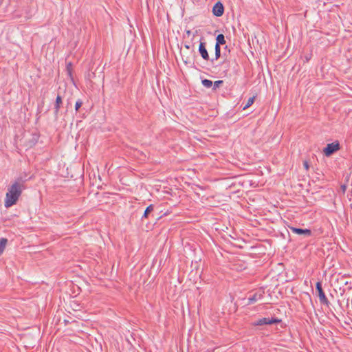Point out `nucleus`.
Returning a JSON list of instances; mask_svg holds the SVG:
<instances>
[{"mask_svg":"<svg viewBox=\"0 0 352 352\" xmlns=\"http://www.w3.org/2000/svg\"><path fill=\"white\" fill-rule=\"evenodd\" d=\"M25 182V179L19 177L8 187L4 201L6 208H8L16 204L23 190L26 188Z\"/></svg>","mask_w":352,"mask_h":352,"instance_id":"obj_1","label":"nucleus"},{"mask_svg":"<svg viewBox=\"0 0 352 352\" xmlns=\"http://www.w3.org/2000/svg\"><path fill=\"white\" fill-rule=\"evenodd\" d=\"M340 146L338 141L328 144L327 146L323 149V153L327 157H329L334 153L340 150Z\"/></svg>","mask_w":352,"mask_h":352,"instance_id":"obj_2","label":"nucleus"},{"mask_svg":"<svg viewBox=\"0 0 352 352\" xmlns=\"http://www.w3.org/2000/svg\"><path fill=\"white\" fill-rule=\"evenodd\" d=\"M316 289L318 292V296L321 304L329 306V301L325 296V294L322 287L321 282H317L316 285Z\"/></svg>","mask_w":352,"mask_h":352,"instance_id":"obj_3","label":"nucleus"},{"mask_svg":"<svg viewBox=\"0 0 352 352\" xmlns=\"http://www.w3.org/2000/svg\"><path fill=\"white\" fill-rule=\"evenodd\" d=\"M280 322V320L277 318H262L255 321L254 325L261 326L264 324H272L279 323Z\"/></svg>","mask_w":352,"mask_h":352,"instance_id":"obj_4","label":"nucleus"},{"mask_svg":"<svg viewBox=\"0 0 352 352\" xmlns=\"http://www.w3.org/2000/svg\"><path fill=\"white\" fill-rule=\"evenodd\" d=\"M212 14L216 16H221L224 13V6L221 1H217L212 8Z\"/></svg>","mask_w":352,"mask_h":352,"instance_id":"obj_5","label":"nucleus"},{"mask_svg":"<svg viewBox=\"0 0 352 352\" xmlns=\"http://www.w3.org/2000/svg\"><path fill=\"white\" fill-rule=\"evenodd\" d=\"M206 42L200 41L199 45V52L202 57V58L204 60H209V54L208 52V50L206 49Z\"/></svg>","mask_w":352,"mask_h":352,"instance_id":"obj_6","label":"nucleus"},{"mask_svg":"<svg viewBox=\"0 0 352 352\" xmlns=\"http://www.w3.org/2000/svg\"><path fill=\"white\" fill-rule=\"evenodd\" d=\"M264 294V292L263 290H258L253 295L250 296L248 298V304H252L258 300L263 298Z\"/></svg>","mask_w":352,"mask_h":352,"instance_id":"obj_7","label":"nucleus"},{"mask_svg":"<svg viewBox=\"0 0 352 352\" xmlns=\"http://www.w3.org/2000/svg\"><path fill=\"white\" fill-rule=\"evenodd\" d=\"M290 230L292 231V232L296 234L304 235L305 236H310L311 235V231L309 229H302L290 227Z\"/></svg>","mask_w":352,"mask_h":352,"instance_id":"obj_8","label":"nucleus"},{"mask_svg":"<svg viewBox=\"0 0 352 352\" xmlns=\"http://www.w3.org/2000/svg\"><path fill=\"white\" fill-rule=\"evenodd\" d=\"M62 103H63L62 97L59 94H58V96H56V100H55L54 107L55 118L58 117Z\"/></svg>","mask_w":352,"mask_h":352,"instance_id":"obj_9","label":"nucleus"},{"mask_svg":"<svg viewBox=\"0 0 352 352\" xmlns=\"http://www.w3.org/2000/svg\"><path fill=\"white\" fill-rule=\"evenodd\" d=\"M226 43V39H225V36L223 34H219L217 35V36L216 37V44L215 45L216 46H220L221 45H223Z\"/></svg>","mask_w":352,"mask_h":352,"instance_id":"obj_10","label":"nucleus"},{"mask_svg":"<svg viewBox=\"0 0 352 352\" xmlns=\"http://www.w3.org/2000/svg\"><path fill=\"white\" fill-rule=\"evenodd\" d=\"M153 209H154V206H153V204L149 205V206L146 208V210H145V211H144V214H143V215H142V219H143V218H145V219L148 218V214H149L152 211H153Z\"/></svg>","mask_w":352,"mask_h":352,"instance_id":"obj_11","label":"nucleus"},{"mask_svg":"<svg viewBox=\"0 0 352 352\" xmlns=\"http://www.w3.org/2000/svg\"><path fill=\"white\" fill-rule=\"evenodd\" d=\"M7 242H8V240L5 238H1L0 239V256L3 254V252L6 248Z\"/></svg>","mask_w":352,"mask_h":352,"instance_id":"obj_12","label":"nucleus"},{"mask_svg":"<svg viewBox=\"0 0 352 352\" xmlns=\"http://www.w3.org/2000/svg\"><path fill=\"white\" fill-rule=\"evenodd\" d=\"M201 83L206 88H210L213 85L212 81L208 79L202 80Z\"/></svg>","mask_w":352,"mask_h":352,"instance_id":"obj_13","label":"nucleus"},{"mask_svg":"<svg viewBox=\"0 0 352 352\" xmlns=\"http://www.w3.org/2000/svg\"><path fill=\"white\" fill-rule=\"evenodd\" d=\"M254 99H255L254 96L250 98L248 100L246 104H245V106L243 107V109H246L249 108L254 103Z\"/></svg>","mask_w":352,"mask_h":352,"instance_id":"obj_14","label":"nucleus"},{"mask_svg":"<svg viewBox=\"0 0 352 352\" xmlns=\"http://www.w3.org/2000/svg\"><path fill=\"white\" fill-rule=\"evenodd\" d=\"M215 50V58L214 60H218L221 57V47L220 46H216L214 47Z\"/></svg>","mask_w":352,"mask_h":352,"instance_id":"obj_15","label":"nucleus"},{"mask_svg":"<svg viewBox=\"0 0 352 352\" xmlns=\"http://www.w3.org/2000/svg\"><path fill=\"white\" fill-rule=\"evenodd\" d=\"M82 101L80 99H78L75 104L76 111H78L79 110V109L82 107Z\"/></svg>","mask_w":352,"mask_h":352,"instance_id":"obj_16","label":"nucleus"},{"mask_svg":"<svg viewBox=\"0 0 352 352\" xmlns=\"http://www.w3.org/2000/svg\"><path fill=\"white\" fill-rule=\"evenodd\" d=\"M223 80H221L215 81L212 85H213L212 89L215 90L217 88H218L219 87L220 85L223 84Z\"/></svg>","mask_w":352,"mask_h":352,"instance_id":"obj_17","label":"nucleus"},{"mask_svg":"<svg viewBox=\"0 0 352 352\" xmlns=\"http://www.w3.org/2000/svg\"><path fill=\"white\" fill-rule=\"evenodd\" d=\"M303 166H304V167H305V168L306 170H308V169H309V163H308L307 161H305V162H303Z\"/></svg>","mask_w":352,"mask_h":352,"instance_id":"obj_18","label":"nucleus"},{"mask_svg":"<svg viewBox=\"0 0 352 352\" xmlns=\"http://www.w3.org/2000/svg\"><path fill=\"white\" fill-rule=\"evenodd\" d=\"M190 33H191V31H190V30H187V31H186V34H187L188 35H190Z\"/></svg>","mask_w":352,"mask_h":352,"instance_id":"obj_19","label":"nucleus"},{"mask_svg":"<svg viewBox=\"0 0 352 352\" xmlns=\"http://www.w3.org/2000/svg\"><path fill=\"white\" fill-rule=\"evenodd\" d=\"M185 47H186V48H187V49H189V48H190L189 45H185Z\"/></svg>","mask_w":352,"mask_h":352,"instance_id":"obj_20","label":"nucleus"},{"mask_svg":"<svg viewBox=\"0 0 352 352\" xmlns=\"http://www.w3.org/2000/svg\"><path fill=\"white\" fill-rule=\"evenodd\" d=\"M71 65H72V64H71V63H69L68 64V65H67V67H68L69 66H71Z\"/></svg>","mask_w":352,"mask_h":352,"instance_id":"obj_21","label":"nucleus"}]
</instances>
